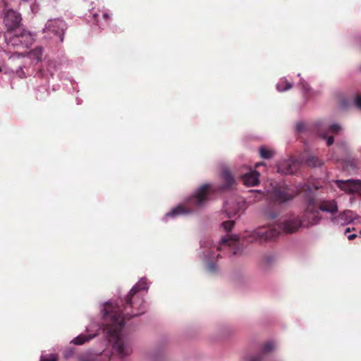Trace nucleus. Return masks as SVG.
<instances>
[{"label": "nucleus", "mask_w": 361, "mask_h": 361, "mask_svg": "<svg viewBox=\"0 0 361 361\" xmlns=\"http://www.w3.org/2000/svg\"><path fill=\"white\" fill-rule=\"evenodd\" d=\"M149 289V283L146 278H142L135 284L125 298L119 302L109 300L100 305L104 324L99 325L92 321L86 326L87 334H81L73 338L71 343L82 345L95 338L100 331L106 340L113 343V350L119 358L124 359L132 352L130 341L126 337L127 322L130 319L143 314L147 310L145 296Z\"/></svg>", "instance_id": "1"}, {"label": "nucleus", "mask_w": 361, "mask_h": 361, "mask_svg": "<svg viewBox=\"0 0 361 361\" xmlns=\"http://www.w3.org/2000/svg\"><path fill=\"white\" fill-rule=\"evenodd\" d=\"M308 207L301 221L295 214H290L279 218L274 223L246 231L243 236L245 243H264L275 240L282 233H290L296 231L301 226H310L317 224L322 219L319 207L314 208V195L307 197Z\"/></svg>", "instance_id": "2"}, {"label": "nucleus", "mask_w": 361, "mask_h": 361, "mask_svg": "<svg viewBox=\"0 0 361 361\" xmlns=\"http://www.w3.org/2000/svg\"><path fill=\"white\" fill-rule=\"evenodd\" d=\"M221 178L225 182L224 185L218 188L209 183L200 185L192 195L185 199L183 204H179L166 213L162 218V221L167 222L169 219H176L180 215L192 214L197 212L207 205L212 193L217 190L231 189L235 183L234 177L226 167L222 170Z\"/></svg>", "instance_id": "3"}, {"label": "nucleus", "mask_w": 361, "mask_h": 361, "mask_svg": "<svg viewBox=\"0 0 361 361\" xmlns=\"http://www.w3.org/2000/svg\"><path fill=\"white\" fill-rule=\"evenodd\" d=\"M200 247L205 270L212 276L219 273L217 260L221 257V255H228L229 257L239 255L244 247L238 235L228 233L221 238L217 246L209 238H205L200 240Z\"/></svg>", "instance_id": "4"}, {"label": "nucleus", "mask_w": 361, "mask_h": 361, "mask_svg": "<svg viewBox=\"0 0 361 361\" xmlns=\"http://www.w3.org/2000/svg\"><path fill=\"white\" fill-rule=\"evenodd\" d=\"M43 55V49L42 47H37L30 51L27 56L20 57L18 54L16 57L15 54L9 56L7 65L10 66L16 61V64L18 66L16 71H11L20 78H26L28 75L33 74L34 71L37 68L36 66L38 63L42 60Z\"/></svg>", "instance_id": "5"}, {"label": "nucleus", "mask_w": 361, "mask_h": 361, "mask_svg": "<svg viewBox=\"0 0 361 361\" xmlns=\"http://www.w3.org/2000/svg\"><path fill=\"white\" fill-rule=\"evenodd\" d=\"M36 38V35L24 28H18L13 31H6L4 39L7 46L16 48H29Z\"/></svg>", "instance_id": "6"}, {"label": "nucleus", "mask_w": 361, "mask_h": 361, "mask_svg": "<svg viewBox=\"0 0 361 361\" xmlns=\"http://www.w3.org/2000/svg\"><path fill=\"white\" fill-rule=\"evenodd\" d=\"M245 198L240 196H233L228 199L224 205V209L228 218L240 216L246 209Z\"/></svg>", "instance_id": "7"}, {"label": "nucleus", "mask_w": 361, "mask_h": 361, "mask_svg": "<svg viewBox=\"0 0 361 361\" xmlns=\"http://www.w3.org/2000/svg\"><path fill=\"white\" fill-rule=\"evenodd\" d=\"M66 29V24L65 21L57 18L48 20L42 29V32L49 37H59V42H62Z\"/></svg>", "instance_id": "8"}, {"label": "nucleus", "mask_w": 361, "mask_h": 361, "mask_svg": "<svg viewBox=\"0 0 361 361\" xmlns=\"http://www.w3.org/2000/svg\"><path fill=\"white\" fill-rule=\"evenodd\" d=\"M278 346V343L275 340H267L262 344L257 353L246 355L243 359L245 361H267L268 355L277 350ZM273 361L283 360H275Z\"/></svg>", "instance_id": "9"}, {"label": "nucleus", "mask_w": 361, "mask_h": 361, "mask_svg": "<svg viewBox=\"0 0 361 361\" xmlns=\"http://www.w3.org/2000/svg\"><path fill=\"white\" fill-rule=\"evenodd\" d=\"M4 9L5 14L4 16V23L6 27V31H13L20 27L22 22L21 14L12 8H7V4L4 2Z\"/></svg>", "instance_id": "10"}, {"label": "nucleus", "mask_w": 361, "mask_h": 361, "mask_svg": "<svg viewBox=\"0 0 361 361\" xmlns=\"http://www.w3.org/2000/svg\"><path fill=\"white\" fill-rule=\"evenodd\" d=\"M64 59H50L46 62V70L44 68H39L37 67L38 71L35 74V77L46 78L49 80V77H52L55 73L64 66Z\"/></svg>", "instance_id": "11"}, {"label": "nucleus", "mask_w": 361, "mask_h": 361, "mask_svg": "<svg viewBox=\"0 0 361 361\" xmlns=\"http://www.w3.org/2000/svg\"><path fill=\"white\" fill-rule=\"evenodd\" d=\"M314 127L317 133L338 134L342 126L338 123H330L328 119H319L314 122Z\"/></svg>", "instance_id": "12"}, {"label": "nucleus", "mask_w": 361, "mask_h": 361, "mask_svg": "<svg viewBox=\"0 0 361 361\" xmlns=\"http://www.w3.org/2000/svg\"><path fill=\"white\" fill-rule=\"evenodd\" d=\"M300 166L299 157L290 158L281 161L277 166V172L283 175L295 173Z\"/></svg>", "instance_id": "13"}, {"label": "nucleus", "mask_w": 361, "mask_h": 361, "mask_svg": "<svg viewBox=\"0 0 361 361\" xmlns=\"http://www.w3.org/2000/svg\"><path fill=\"white\" fill-rule=\"evenodd\" d=\"M335 183L341 190L350 194L361 190V180L359 179L336 180Z\"/></svg>", "instance_id": "14"}, {"label": "nucleus", "mask_w": 361, "mask_h": 361, "mask_svg": "<svg viewBox=\"0 0 361 361\" xmlns=\"http://www.w3.org/2000/svg\"><path fill=\"white\" fill-rule=\"evenodd\" d=\"M358 216L352 210H345L336 216H331V221L335 226H345L353 223Z\"/></svg>", "instance_id": "15"}, {"label": "nucleus", "mask_w": 361, "mask_h": 361, "mask_svg": "<svg viewBox=\"0 0 361 361\" xmlns=\"http://www.w3.org/2000/svg\"><path fill=\"white\" fill-rule=\"evenodd\" d=\"M273 194L276 200L280 203H285L291 200L295 196L294 191L286 185L274 188Z\"/></svg>", "instance_id": "16"}, {"label": "nucleus", "mask_w": 361, "mask_h": 361, "mask_svg": "<svg viewBox=\"0 0 361 361\" xmlns=\"http://www.w3.org/2000/svg\"><path fill=\"white\" fill-rule=\"evenodd\" d=\"M111 354L109 352H100L95 353L89 350L79 357V361H110Z\"/></svg>", "instance_id": "17"}, {"label": "nucleus", "mask_w": 361, "mask_h": 361, "mask_svg": "<svg viewBox=\"0 0 361 361\" xmlns=\"http://www.w3.org/2000/svg\"><path fill=\"white\" fill-rule=\"evenodd\" d=\"M41 80L39 82L37 81L36 85L35 86V96L37 99L42 100L46 99L49 94V91L48 89V82L47 76L46 78H38Z\"/></svg>", "instance_id": "18"}, {"label": "nucleus", "mask_w": 361, "mask_h": 361, "mask_svg": "<svg viewBox=\"0 0 361 361\" xmlns=\"http://www.w3.org/2000/svg\"><path fill=\"white\" fill-rule=\"evenodd\" d=\"M299 160L300 165L305 164L310 167H319L323 164V161L318 157L307 152L301 154Z\"/></svg>", "instance_id": "19"}, {"label": "nucleus", "mask_w": 361, "mask_h": 361, "mask_svg": "<svg viewBox=\"0 0 361 361\" xmlns=\"http://www.w3.org/2000/svg\"><path fill=\"white\" fill-rule=\"evenodd\" d=\"M166 351V345L164 344H159L157 345L154 349L147 351L145 353V356L148 360L159 361Z\"/></svg>", "instance_id": "20"}, {"label": "nucleus", "mask_w": 361, "mask_h": 361, "mask_svg": "<svg viewBox=\"0 0 361 361\" xmlns=\"http://www.w3.org/2000/svg\"><path fill=\"white\" fill-rule=\"evenodd\" d=\"M318 207L321 212L329 213L332 216H335L334 214L338 212L337 202L334 200H324Z\"/></svg>", "instance_id": "21"}, {"label": "nucleus", "mask_w": 361, "mask_h": 361, "mask_svg": "<svg viewBox=\"0 0 361 361\" xmlns=\"http://www.w3.org/2000/svg\"><path fill=\"white\" fill-rule=\"evenodd\" d=\"M259 173L257 171H252L243 176V183L247 186H255L259 183Z\"/></svg>", "instance_id": "22"}, {"label": "nucleus", "mask_w": 361, "mask_h": 361, "mask_svg": "<svg viewBox=\"0 0 361 361\" xmlns=\"http://www.w3.org/2000/svg\"><path fill=\"white\" fill-rule=\"evenodd\" d=\"M276 262V255L275 254L271 252L266 253L260 260V266L263 269L267 270L272 267Z\"/></svg>", "instance_id": "23"}, {"label": "nucleus", "mask_w": 361, "mask_h": 361, "mask_svg": "<svg viewBox=\"0 0 361 361\" xmlns=\"http://www.w3.org/2000/svg\"><path fill=\"white\" fill-rule=\"evenodd\" d=\"M348 42L352 47L361 49V34L359 32L350 34L348 36Z\"/></svg>", "instance_id": "24"}, {"label": "nucleus", "mask_w": 361, "mask_h": 361, "mask_svg": "<svg viewBox=\"0 0 361 361\" xmlns=\"http://www.w3.org/2000/svg\"><path fill=\"white\" fill-rule=\"evenodd\" d=\"M292 87H293V83L288 82L285 77L281 78L279 80L278 83L276 84V90L279 92L287 91V90H290V88H292Z\"/></svg>", "instance_id": "25"}, {"label": "nucleus", "mask_w": 361, "mask_h": 361, "mask_svg": "<svg viewBox=\"0 0 361 361\" xmlns=\"http://www.w3.org/2000/svg\"><path fill=\"white\" fill-rule=\"evenodd\" d=\"M307 130V126L304 121H299L296 122L295 126V131L296 133L302 134L306 133Z\"/></svg>", "instance_id": "26"}, {"label": "nucleus", "mask_w": 361, "mask_h": 361, "mask_svg": "<svg viewBox=\"0 0 361 361\" xmlns=\"http://www.w3.org/2000/svg\"><path fill=\"white\" fill-rule=\"evenodd\" d=\"M298 86L302 91L303 94H310L312 92V90L309 85V84L305 81L303 79L300 78V82L298 83Z\"/></svg>", "instance_id": "27"}, {"label": "nucleus", "mask_w": 361, "mask_h": 361, "mask_svg": "<svg viewBox=\"0 0 361 361\" xmlns=\"http://www.w3.org/2000/svg\"><path fill=\"white\" fill-rule=\"evenodd\" d=\"M259 154L262 158L268 159L273 157L274 152L265 147H261L259 148Z\"/></svg>", "instance_id": "28"}, {"label": "nucleus", "mask_w": 361, "mask_h": 361, "mask_svg": "<svg viewBox=\"0 0 361 361\" xmlns=\"http://www.w3.org/2000/svg\"><path fill=\"white\" fill-rule=\"evenodd\" d=\"M58 356L56 354H42L40 357V361H57Z\"/></svg>", "instance_id": "29"}, {"label": "nucleus", "mask_w": 361, "mask_h": 361, "mask_svg": "<svg viewBox=\"0 0 361 361\" xmlns=\"http://www.w3.org/2000/svg\"><path fill=\"white\" fill-rule=\"evenodd\" d=\"M318 135L326 140V145L328 146L333 145L334 142V138L333 136H329L327 133H324V135L322 133H318Z\"/></svg>", "instance_id": "30"}, {"label": "nucleus", "mask_w": 361, "mask_h": 361, "mask_svg": "<svg viewBox=\"0 0 361 361\" xmlns=\"http://www.w3.org/2000/svg\"><path fill=\"white\" fill-rule=\"evenodd\" d=\"M235 221L232 220L224 221L221 224V227L226 231L229 232L231 231L233 226H234Z\"/></svg>", "instance_id": "31"}, {"label": "nucleus", "mask_w": 361, "mask_h": 361, "mask_svg": "<svg viewBox=\"0 0 361 361\" xmlns=\"http://www.w3.org/2000/svg\"><path fill=\"white\" fill-rule=\"evenodd\" d=\"M266 216L269 219L274 220L279 218V214L276 212L269 211L267 212Z\"/></svg>", "instance_id": "32"}, {"label": "nucleus", "mask_w": 361, "mask_h": 361, "mask_svg": "<svg viewBox=\"0 0 361 361\" xmlns=\"http://www.w3.org/2000/svg\"><path fill=\"white\" fill-rule=\"evenodd\" d=\"M111 13L109 11H104L102 13V19L104 20L106 25L109 24V21L110 20Z\"/></svg>", "instance_id": "33"}, {"label": "nucleus", "mask_w": 361, "mask_h": 361, "mask_svg": "<svg viewBox=\"0 0 361 361\" xmlns=\"http://www.w3.org/2000/svg\"><path fill=\"white\" fill-rule=\"evenodd\" d=\"M354 104L357 108L361 110V95H357L355 97L354 100Z\"/></svg>", "instance_id": "34"}, {"label": "nucleus", "mask_w": 361, "mask_h": 361, "mask_svg": "<svg viewBox=\"0 0 361 361\" xmlns=\"http://www.w3.org/2000/svg\"><path fill=\"white\" fill-rule=\"evenodd\" d=\"M73 354V350L71 348L66 349L63 352V356L66 359L71 357Z\"/></svg>", "instance_id": "35"}, {"label": "nucleus", "mask_w": 361, "mask_h": 361, "mask_svg": "<svg viewBox=\"0 0 361 361\" xmlns=\"http://www.w3.org/2000/svg\"><path fill=\"white\" fill-rule=\"evenodd\" d=\"M44 1L51 7H55L59 2V0H44Z\"/></svg>", "instance_id": "36"}, {"label": "nucleus", "mask_w": 361, "mask_h": 361, "mask_svg": "<svg viewBox=\"0 0 361 361\" xmlns=\"http://www.w3.org/2000/svg\"><path fill=\"white\" fill-rule=\"evenodd\" d=\"M30 9L33 14H36L38 13L39 10V5L36 4H33L30 6Z\"/></svg>", "instance_id": "37"}, {"label": "nucleus", "mask_w": 361, "mask_h": 361, "mask_svg": "<svg viewBox=\"0 0 361 361\" xmlns=\"http://www.w3.org/2000/svg\"><path fill=\"white\" fill-rule=\"evenodd\" d=\"M251 194L252 195H255V198H257L258 196H259L258 197V199H260L261 198V196H262V193L260 192L259 190H251L249 191Z\"/></svg>", "instance_id": "38"}, {"label": "nucleus", "mask_w": 361, "mask_h": 361, "mask_svg": "<svg viewBox=\"0 0 361 361\" xmlns=\"http://www.w3.org/2000/svg\"><path fill=\"white\" fill-rule=\"evenodd\" d=\"M356 237H357V235H356V234H355V233L350 234V235H348V238L349 240H353V239H355Z\"/></svg>", "instance_id": "39"}, {"label": "nucleus", "mask_w": 361, "mask_h": 361, "mask_svg": "<svg viewBox=\"0 0 361 361\" xmlns=\"http://www.w3.org/2000/svg\"><path fill=\"white\" fill-rule=\"evenodd\" d=\"M341 105L343 106V107H345L347 106V102H345V100H342L341 102Z\"/></svg>", "instance_id": "40"}, {"label": "nucleus", "mask_w": 361, "mask_h": 361, "mask_svg": "<svg viewBox=\"0 0 361 361\" xmlns=\"http://www.w3.org/2000/svg\"><path fill=\"white\" fill-rule=\"evenodd\" d=\"M98 16H99V15L97 13L93 14V17H94V20L97 21H98V19H97Z\"/></svg>", "instance_id": "41"}, {"label": "nucleus", "mask_w": 361, "mask_h": 361, "mask_svg": "<svg viewBox=\"0 0 361 361\" xmlns=\"http://www.w3.org/2000/svg\"><path fill=\"white\" fill-rule=\"evenodd\" d=\"M104 26H105V24H102V25H99V27L100 28H104Z\"/></svg>", "instance_id": "42"}, {"label": "nucleus", "mask_w": 361, "mask_h": 361, "mask_svg": "<svg viewBox=\"0 0 361 361\" xmlns=\"http://www.w3.org/2000/svg\"><path fill=\"white\" fill-rule=\"evenodd\" d=\"M349 231H350V228H346V230H345V233H348V232H349Z\"/></svg>", "instance_id": "43"}, {"label": "nucleus", "mask_w": 361, "mask_h": 361, "mask_svg": "<svg viewBox=\"0 0 361 361\" xmlns=\"http://www.w3.org/2000/svg\"><path fill=\"white\" fill-rule=\"evenodd\" d=\"M4 71V68L1 66V73Z\"/></svg>", "instance_id": "44"}, {"label": "nucleus", "mask_w": 361, "mask_h": 361, "mask_svg": "<svg viewBox=\"0 0 361 361\" xmlns=\"http://www.w3.org/2000/svg\"><path fill=\"white\" fill-rule=\"evenodd\" d=\"M360 70L361 71V66L360 67Z\"/></svg>", "instance_id": "45"}, {"label": "nucleus", "mask_w": 361, "mask_h": 361, "mask_svg": "<svg viewBox=\"0 0 361 361\" xmlns=\"http://www.w3.org/2000/svg\"><path fill=\"white\" fill-rule=\"evenodd\" d=\"M360 234L361 235V231H360Z\"/></svg>", "instance_id": "46"}]
</instances>
